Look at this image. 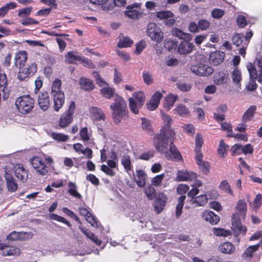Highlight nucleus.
I'll return each instance as SVG.
<instances>
[{
    "instance_id": "1",
    "label": "nucleus",
    "mask_w": 262,
    "mask_h": 262,
    "mask_svg": "<svg viewBox=\"0 0 262 262\" xmlns=\"http://www.w3.org/2000/svg\"><path fill=\"white\" fill-rule=\"evenodd\" d=\"M114 103L110 105L112 110V116L115 124L118 125L121 120H126L128 118L126 103L122 97L116 94Z\"/></svg>"
},
{
    "instance_id": "2",
    "label": "nucleus",
    "mask_w": 262,
    "mask_h": 262,
    "mask_svg": "<svg viewBox=\"0 0 262 262\" xmlns=\"http://www.w3.org/2000/svg\"><path fill=\"white\" fill-rule=\"evenodd\" d=\"M254 63L257 64L259 68V73L258 75L257 70L254 66L251 63L247 66V69L249 73V81L247 86V90L252 91L255 90L257 88L256 81H262V56L256 57Z\"/></svg>"
},
{
    "instance_id": "3",
    "label": "nucleus",
    "mask_w": 262,
    "mask_h": 262,
    "mask_svg": "<svg viewBox=\"0 0 262 262\" xmlns=\"http://www.w3.org/2000/svg\"><path fill=\"white\" fill-rule=\"evenodd\" d=\"M175 136L174 132L168 131L166 133H161L157 134L154 139V146L160 153L165 154L169 146V142H172Z\"/></svg>"
},
{
    "instance_id": "4",
    "label": "nucleus",
    "mask_w": 262,
    "mask_h": 262,
    "mask_svg": "<svg viewBox=\"0 0 262 262\" xmlns=\"http://www.w3.org/2000/svg\"><path fill=\"white\" fill-rule=\"evenodd\" d=\"M246 216V203L244 199L239 200L236 206V211L232 215V228L237 232L242 230V221Z\"/></svg>"
},
{
    "instance_id": "5",
    "label": "nucleus",
    "mask_w": 262,
    "mask_h": 262,
    "mask_svg": "<svg viewBox=\"0 0 262 262\" xmlns=\"http://www.w3.org/2000/svg\"><path fill=\"white\" fill-rule=\"evenodd\" d=\"M34 101L29 95H23L18 97L15 101V105L18 111L22 114L30 113L34 107Z\"/></svg>"
},
{
    "instance_id": "6",
    "label": "nucleus",
    "mask_w": 262,
    "mask_h": 262,
    "mask_svg": "<svg viewBox=\"0 0 262 262\" xmlns=\"http://www.w3.org/2000/svg\"><path fill=\"white\" fill-rule=\"evenodd\" d=\"M145 101V96L142 92H135L132 97L129 98V106L130 111L134 114H138Z\"/></svg>"
},
{
    "instance_id": "7",
    "label": "nucleus",
    "mask_w": 262,
    "mask_h": 262,
    "mask_svg": "<svg viewBox=\"0 0 262 262\" xmlns=\"http://www.w3.org/2000/svg\"><path fill=\"white\" fill-rule=\"evenodd\" d=\"M146 32L151 39L157 43L161 42L163 39V33L161 29L154 23L147 25Z\"/></svg>"
},
{
    "instance_id": "8",
    "label": "nucleus",
    "mask_w": 262,
    "mask_h": 262,
    "mask_svg": "<svg viewBox=\"0 0 262 262\" xmlns=\"http://www.w3.org/2000/svg\"><path fill=\"white\" fill-rule=\"evenodd\" d=\"M75 108V102H70L69 109L66 113L62 114L59 120V125L61 128L67 126L73 120V115Z\"/></svg>"
},
{
    "instance_id": "9",
    "label": "nucleus",
    "mask_w": 262,
    "mask_h": 262,
    "mask_svg": "<svg viewBox=\"0 0 262 262\" xmlns=\"http://www.w3.org/2000/svg\"><path fill=\"white\" fill-rule=\"evenodd\" d=\"M190 70L195 75L202 76H209L213 72L212 67L201 63L191 66Z\"/></svg>"
},
{
    "instance_id": "10",
    "label": "nucleus",
    "mask_w": 262,
    "mask_h": 262,
    "mask_svg": "<svg viewBox=\"0 0 262 262\" xmlns=\"http://www.w3.org/2000/svg\"><path fill=\"white\" fill-rule=\"evenodd\" d=\"M30 163L39 174L45 176L48 172V167L45 165L42 159L39 157H33L30 160Z\"/></svg>"
},
{
    "instance_id": "11",
    "label": "nucleus",
    "mask_w": 262,
    "mask_h": 262,
    "mask_svg": "<svg viewBox=\"0 0 262 262\" xmlns=\"http://www.w3.org/2000/svg\"><path fill=\"white\" fill-rule=\"evenodd\" d=\"M19 68V70L17 76V78L20 81L25 80L27 78L34 75L37 71V64L35 62L31 63L27 68Z\"/></svg>"
},
{
    "instance_id": "12",
    "label": "nucleus",
    "mask_w": 262,
    "mask_h": 262,
    "mask_svg": "<svg viewBox=\"0 0 262 262\" xmlns=\"http://www.w3.org/2000/svg\"><path fill=\"white\" fill-rule=\"evenodd\" d=\"M141 6V4L138 3L128 5L126 7V10L124 11V15L133 19L139 18L142 15V13L140 11Z\"/></svg>"
},
{
    "instance_id": "13",
    "label": "nucleus",
    "mask_w": 262,
    "mask_h": 262,
    "mask_svg": "<svg viewBox=\"0 0 262 262\" xmlns=\"http://www.w3.org/2000/svg\"><path fill=\"white\" fill-rule=\"evenodd\" d=\"M166 159L170 160H175L180 161L182 159V157L180 152L178 150L173 142H170L168 149L164 154Z\"/></svg>"
},
{
    "instance_id": "14",
    "label": "nucleus",
    "mask_w": 262,
    "mask_h": 262,
    "mask_svg": "<svg viewBox=\"0 0 262 262\" xmlns=\"http://www.w3.org/2000/svg\"><path fill=\"white\" fill-rule=\"evenodd\" d=\"M155 198L154 209L158 213H160L167 202V197L164 192H158Z\"/></svg>"
},
{
    "instance_id": "15",
    "label": "nucleus",
    "mask_w": 262,
    "mask_h": 262,
    "mask_svg": "<svg viewBox=\"0 0 262 262\" xmlns=\"http://www.w3.org/2000/svg\"><path fill=\"white\" fill-rule=\"evenodd\" d=\"M37 103L39 108L43 111H47L50 105V99L47 92H40L38 95Z\"/></svg>"
},
{
    "instance_id": "16",
    "label": "nucleus",
    "mask_w": 262,
    "mask_h": 262,
    "mask_svg": "<svg viewBox=\"0 0 262 262\" xmlns=\"http://www.w3.org/2000/svg\"><path fill=\"white\" fill-rule=\"evenodd\" d=\"M5 179L8 191L11 192H15L18 188V185L16 180L13 178V176L8 171H6Z\"/></svg>"
},
{
    "instance_id": "17",
    "label": "nucleus",
    "mask_w": 262,
    "mask_h": 262,
    "mask_svg": "<svg viewBox=\"0 0 262 262\" xmlns=\"http://www.w3.org/2000/svg\"><path fill=\"white\" fill-rule=\"evenodd\" d=\"M79 135L85 145L91 147L94 145L93 139L91 138L92 134L88 132L86 127H82L80 129Z\"/></svg>"
},
{
    "instance_id": "18",
    "label": "nucleus",
    "mask_w": 262,
    "mask_h": 262,
    "mask_svg": "<svg viewBox=\"0 0 262 262\" xmlns=\"http://www.w3.org/2000/svg\"><path fill=\"white\" fill-rule=\"evenodd\" d=\"M225 54L220 51H215L210 54L209 62L214 66H218L223 62Z\"/></svg>"
},
{
    "instance_id": "19",
    "label": "nucleus",
    "mask_w": 262,
    "mask_h": 262,
    "mask_svg": "<svg viewBox=\"0 0 262 262\" xmlns=\"http://www.w3.org/2000/svg\"><path fill=\"white\" fill-rule=\"evenodd\" d=\"M53 97V108L55 111L58 112L63 106L64 102V94L63 92L52 94Z\"/></svg>"
},
{
    "instance_id": "20",
    "label": "nucleus",
    "mask_w": 262,
    "mask_h": 262,
    "mask_svg": "<svg viewBox=\"0 0 262 262\" xmlns=\"http://www.w3.org/2000/svg\"><path fill=\"white\" fill-rule=\"evenodd\" d=\"M162 94L159 92H156L151 97L149 102L147 103V108L150 111L155 110L159 105Z\"/></svg>"
},
{
    "instance_id": "21",
    "label": "nucleus",
    "mask_w": 262,
    "mask_h": 262,
    "mask_svg": "<svg viewBox=\"0 0 262 262\" xmlns=\"http://www.w3.org/2000/svg\"><path fill=\"white\" fill-rule=\"evenodd\" d=\"M14 174L15 177L23 183L26 182L28 179V170L20 165L14 167Z\"/></svg>"
},
{
    "instance_id": "22",
    "label": "nucleus",
    "mask_w": 262,
    "mask_h": 262,
    "mask_svg": "<svg viewBox=\"0 0 262 262\" xmlns=\"http://www.w3.org/2000/svg\"><path fill=\"white\" fill-rule=\"evenodd\" d=\"M202 154H195V160L200 169L203 173L207 174L209 171L210 165L207 161L203 160Z\"/></svg>"
},
{
    "instance_id": "23",
    "label": "nucleus",
    "mask_w": 262,
    "mask_h": 262,
    "mask_svg": "<svg viewBox=\"0 0 262 262\" xmlns=\"http://www.w3.org/2000/svg\"><path fill=\"white\" fill-rule=\"evenodd\" d=\"M79 211L80 214L84 216L85 220L91 224L92 226L97 227L98 223L95 217L92 215L90 212H89L86 208L83 207H79Z\"/></svg>"
},
{
    "instance_id": "24",
    "label": "nucleus",
    "mask_w": 262,
    "mask_h": 262,
    "mask_svg": "<svg viewBox=\"0 0 262 262\" xmlns=\"http://www.w3.org/2000/svg\"><path fill=\"white\" fill-rule=\"evenodd\" d=\"M188 41H183L179 44L178 52L180 54H187L192 51L194 46L192 43L188 42Z\"/></svg>"
},
{
    "instance_id": "25",
    "label": "nucleus",
    "mask_w": 262,
    "mask_h": 262,
    "mask_svg": "<svg viewBox=\"0 0 262 262\" xmlns=\"http://www.w3.org/2000/svg\"><path fill=\"white\" fill-rule=\"evenodd\" d=\"M79 84L80 86V88L85 91H92L95 88L93 81L85 77H81L80 78Z\"/></svg>"
},
{
    "instance_id": "26",
    "label": "nucleus",
    "mask_w": 262,
    "mask_h": 262,
    "mask_svg": "<svg viewBox=\"0 0 262 262\" xmlns=\"http://www.w3.org/2000/svg\"><path fill=\"white\" fill-rule=\"evenodd\" d=\"M27 59V53L25 51H19L15 57V64L17 67H22Z\"/></svg>"
},
{
    "instance_id": "27",
    "label": "nucleus",
    "mask_w": 262,
    "mask_h": 262,
    "mask_svg": "<svg viewBox=\"0 0 262 262\" xmlns=\"http://www.w3.org/2000/svg\"><path fill=\"white\" fill-rule=\"evenodd\" d=\"M203 217L212 225H215L220 221V217L212 211H205L203 213Z\"/></svg>"
},
{
    "instance_id": "28",
    "label": "nucleus",
    "mask_w": 262,
    "mask_h": 262,
    "mask_svg": "<svg viewBox=\"0 0 262 262\" xmlns=\"http://www.w3.org/2000/svg\"><path fill=\"white\" fill-rule=\"evenodd\" d=\"M93 117L96 120H104L105 116L102 110L97 107H92L90 110Z\"/></svg>"
},
{
    "instance_id": "29",
    "label": "nucleus",
    "mask_w": 262,
    "mask_h": 262,
    "mask_svg": "<svg viewBox=\"0 0 262 262\" xmlns=\"http://www.w3.org/2000/svg\"><path fill=\"white\" fill-rule=\"evenodd\" d=\"M172 33L173 35L185 40H190L191 39L192 35L187 33L184 32L182 30L177 28L172 29Z\"/></svg>"
},
{
    "instance_id": "30",
    "label": "nucleus",
    "mask_w": 262,
    "mask_h": 262,
    "mask_svg": "<svg viewBox=\"0 0 262 262\" xmlns=\"http://www.w3.org/2000/svg\"><path fill=\"white\" fill-rule=\"evenodd\" d=\"M137 178H135V181L138 186L140 187H143L145 185L146 174L142 170H137L136 171Z\"/></svg>"
},
{
    "instance_id": "31",
    "label": "nucleus",
    "mask_w": 262,
    "mask_h": 262,
    "mask_svg": "<svg viewBox=\"0 0 262 262\" xmlns=\"http://www.w3.org/2000/svg\"><path fill=\"white\" fill-rule=\"evenodd\" d=\"M194 177V174L186 171H179L177 174L176 180L178 182L190 181Z\"/></svg>"
},
{
    "instance_id": "32",
    "label": "nucleus",
    "mask_w": 262,
    "mask_h": 262,
    "mask_svg": "<svg viewBox=\"0 0 262 262\" xmlns=\"http://www.w3.org/2000/svg\"><path fill=\"white\" fill-rule=\"evenodd\" d=\"M219 250L222 253L230 254L234 252L235 248L232 243L230 242H225L220 245Z\"/></svg>"
},
{
    "instance_id": "33",
    "label": "nucleus",
    "mask_w": 262,
    "mask_h": 262,
    "mask_svg": "<svg viewBox=\"0 0 262 262\" xmlns=\"http://www.w3.org/2000/svg\"><path fill=\"white\" fill-rule=\"evenodd\" d=\"M163 115V120L164 122V126L161 129L160 132L161 133H166L168 132V131L174 132L173 130L170 128V123L172 121V119L171 117H170L169 116L165 115L164 114H162Z\"/></svg>"
},
{
    "instance_id": "34",
    "label": "nucleus",
    "mask_w": 262,
    "mask_h": 262,
    "mask_svg": "<svg viewBox=\"0 0 262 262\" xmlns=\"http://www.w3.org/2000/svg\"><path fill=\"white\" fill-rule=\"evenodd\" d=\"M178 99V96L173 94L168 95L165 98V100L164 103V107L166 110H169L173 106L174 102Z\"/></svg>"
},
{
    "instance_id": "35",
    "label": "nucleus",
    "mask_w": 262,
    "mask_h": 262,
    "mask_svg": "<svg viewBox=\"0 0 262 262\" xmlns=\"http://www.w3.org/2000/svg\"><path fill=\"white\" fill-rule=\"evenodd\" d=\"M121 163L126 171L128 172L133 170L131 160L128 155H125L121 157Z\"/></svg>"
},
{
    "instance_id": "36",
    "label": "nucleus",
    "mask_w": 262,
    "mask_h": 262,
    "mask_svg": "<svg viewBox=\"0 0 262 262\" xmlns=\"http://www.w3.org/2000/svg\"><path fill=\"white\" fill-rule=\"evenodd\" d=\"M227 76L223 72H219L214 76V82L217 85H222L227 82Z\"/></svg>"
},
{
    "instance_id": "37",
    "label": "nucleus",
    "mask_w": 262,
    "mask_h": 262,
    "mask_svg": "<svg viewBox=\"0 0 262 262\" xmlns=\"http://www.w3.org/2000/svg\"><path fill=\"white\" fill-rule=\"evenodd\" d=\"M133 43V41L128 36H120L117 45L119 48H127L132 46Z\"/></svg>"
},
{
    "instance_id": "38",
    "label": "nucleus",
    "mask_w": 262,
    "mask_h": 262,
    "mask_svg": "<svg viewBox=\"0 0 262 262\" xmlns=\"http://www.w3.org/2000/svg\"><path fill=\"white\" fill-rule=\"evenodd\" d=\"M235 130H237L239 132V133H236L235 135H233L232 134H227V137H234L235 139L238 140H244L245 138V136L244 134H242L245 132L246 128L245 126H241L237 127L235 129Z\"/></svg>"
},
{
    "instance_id": "39",
    "label": "nucleus",
    "mask_w": 262,
    "mask_h": 262,
    "mask_svg": "<svg viewBox=\"0 0 262 262\" xmlns=\"http://www.w3.org/2000/svg\"><path fill=\"white\" fill-rule=\"evenodd\" d=\"M19 249L14 247H6L3 248V254L4 256L16 255L19 254Z\"/></svg>"
},
{
    "instance_id": "40",
    "label": "nucleus",
    "mask_w": 262,
    "mask_h": 262,
    "mask_svg": "<svg viewBox=\"0 0 262 262\" xmlns=\"http://www.w3.org/2000/svg\"><path fill=\"white\" fill-rule=\"evenodd\" d=\"M80 57L77 55L75 52L70 51L66 55L65 59L69 63H73L76 61H79Z\"/></svg>"
},
{
    "instance_id": "41",
    "label": "nucleus",
    "mask_w": 262,
    "mask_h": 262,
    "mask_svg": "<svg viewBox=\"0 0 262 262\" xmlns=\"http://www.w3.org/2000/svg\"><path fill=\"white\" fill-rule=\"evenodd\" d=\"M81 231L87 236L88 238L92 240L97 245L100 246L102 244V242L100 240L98 237L95 235L93 232L91 231H87L81 228H80Z\"/></svg>"
},
{
    "instance_id": "42",
    "label": "nucleus",
    "mask_w": 262,
    "mask_h": 262,
    "mask_svg": "<svg viewBox=\"0 0 262 262\" xmlns=\"http://www.w3.org/2000/svg\"><path fill=\"white\" fill-rule=\"evenodd\" d=\"M17 6L14 2H10L0 8V17H4L10 9H13Z\"/></svg>"
},
{
    "instance_id": "43",
    "label": "nucleus",
    "mask_w": 262,
    "mask_h": 262,
    "mask_svg": "<svg viewBox=\"0 0 262 262\" xmlns=\"http://www.w3.org/2000/svg\"><path fill=\"white\" fill-rule=\"evenodd\" d=\"M100 94L105 98L111 99L115 95L114 88L106 87L100 90Z\"/></svg>"
},
{
    "instance_id": "44",
    "label": "nucleus",
    "mask_w": 262,
    "mask_h": 262,
    "mask_svg": "<svg viewBox=\"0 0 262 262\" xmlns=\"http://www.w3.org/2000/svg\"><path fill=\"white\" fill-rule=\"evenodd\" d=\"M195 154H202L201 151V148L203 144V140L202 138V136L200 133H197L195 135Z\"/></svg>"
},
{
    "instance_id": "45",
    "label": "nucleus",
    "mask_w": 262,
    "mask_h": 262,
    "mask_svg": "<svg viewBox=\"0 0 262 262\" xmlns=\"http://www.w3.org/2000/svg\"><path fill=\"white\" fill-rule=\"evenodd\" d=\"M262 202V196L260 194H257L254 201L250 203V206L255 211L259 208Z\"/></svg>"
},
{
    "instance_id": "46",
    "label": "nucleus",
    "mask_w": 262,
    "mask_h": 262,
    "mask_svg": "<svg viewBox=\"0 0 262 262\" xmlns=\"http://www.w3.org/2000/svg\"><path fill=\"white\" fill-rule=\"evenodd\" d=\"M231 151L233 156L242 153L246 154V146H242L240 144H236L231 147Z\"/></svg>"
},
{
    "instance_id": "47",
    "label": "nucleus",
    "mask_w": 262,
    "mask_h": 262,
    "mask_svg": "<svg viewBox=\"0 0 262 262\" xmlns=\"http://www.w3.org/2000/svg\"><path fill=\"white\" fill-rule=\"evenodd\" d=\"M69 189L68 192L72 196L81 199L82 198L81 195L77 191L76 185L75 183L70 182L69 183Z\"/></svg>"
},
{
    "instance_id": "48",
    "label": "nucleus",
    "mask_w": 262,
    "mask_h": 262,
    "mask_svg": "<svg viewBox=\"0 0 262 262\" xmlns=\"http://www.w3.org/2000/svg\"><path fill=\"white\" fill-rule=\"evenodd\" d=\"M231 77L233 81L237 84H239L242 79V74L241 71L237 68H234L231 73Z\"/></svg>"
},
{
    "instance_id": "49",
    "label": "nucleus",
    "mask_w": 262,
    "mask_h": 262,
    "mask_svg": "<svg viewBox=\"0 0 262 262\" xmlns=\"http://www.w3.org/2000/svg\"><path fill=\"white\" fill-rule=\"evenodd\" d=\"M174 111L181 116H185L189 113L188 108L183 104L178 105Z\"/></svg>"
},
{
    "instance_id": "50",
    "label": "nucleus",
    "mask_w": 262,
    "mask_h": 262,
    "mask_svg": "<svg viewBox=\"0 0 262 262\" xmlns=\"http://www.w3.org/2000/svg\"><path fill=\"white\" fill-rule=\"evenodd\" d=\"M207 198L206 194H201L195 198L192 202L197 204L198 206H203L207 203Z\"/></svg>"
},
{
    "instance_id": "51",
    "label": "nucleus",
    "mask_w": 262,
    "mask_h": 262,
    "mask_svg": "<svg viewBox=\"0 0 262 262\" xmlns=\"http://www.w3.org/2000/svg\"><path fill=\"white\" fill-rule=\"evenodd\" d=\"M213 233L219 236L227 237L231 234V232L229 230H226L223 228H214L213 229Z\"/></svg>"
},
{
    "instance_id": "52",
    "label": "nucleus",
    "mask_w": 262,
    "mask_h": 262,
    "mask_svg": "<svg viewBox=\"0 0 262 262\" xmlns=\"http://www.w3.org/2000/svg\"><path fill=\"white\" fill-rule=\"evenodd\" d=\"M156 16L160 19H164L173 17V14L170 11H162L158 12Z\"/></svg>"
},
{
    "instance_id": "53",
    "label": "nucleus",
    "mask_w": 262,
    "mask_h": 262,
    "mask_svg": "<svg viewBox=\"0 0 262 262\" xmlns=\"http://www.w3.org/2000/svg\"><path fill=\"white\" fill-rule=\"evenodd\" d=\"M145 193L150 200H153L157 195L156 189L151 186H149L145 189Z\"/></svg>"
},
{
    "instance_id": "54",
    "label": "nucleus",
    "mask_w": 262,
    "mask_h": 262,
    "mask_svg": "<svg viewBox=\"0 0 262 262\" xmlns=\"http://www.w3.org/2000/svg\"><path fill=\"white\" fill-rule=\"evenodd\" d=\"M50 218L53 220L63 223L67 225L69 227H72L71 224L68 221H67L65 218L60 215H58L54 213H52L50 215Z\"/></svg>"
},
{
    "instance_id": "55",
    "label": "nucleus",
    "mask_w": 262,
    "mask_h": 262,
    "mask_svg": "<svg viewBox=\"0 0 262 262\" xmlns=\"http://www.w3.org/2000/svg\"><path fill=\"white\" fill-rule=\"evenodd\" d=\"M51 137L54 139L59 142H66L69 139L68 135L60 133H53L51 135Z\"/></svg>"
},
{
    "instance_id": "56",
    "label": "nucleus",
    "mask_w": 262,
    "mask_h": 262,
    "mask_svg": "<svg viewBox=\"0 0 262 262\" xmlns=\"http://www.w3.org/2000/svg\"><path fill=\"white\" fill-rule=\"evenodd\" d=\"M228 145L224 143L223 140H221L220 142L219 146L217 149L219 154L223 158L225 156V154L227 151V149L228 148Z\"/></svg>"
},
{
    "instance_id": "57",
    "label": "nucleus",
    "mask_w": 262,
    "mask_h": 262,
    "mask_svg": "<svg viewBox=\"0 0 262 262\" xmlns=\"http://www.w3.org/2000/svg\"><path fill=\"white\" fill-rule=\"evenodd\" d=\"M142 128L148 134L152 133L151 125L148 120L145 118H142Z\"/></svg>"
},
{
    "instance_id": "58",
    "label": "nucleus",
    "mask_w": 262,
    "mask_h": 262,
    "mask_svg": "<svg viewBox=\"0 0 262 262\" xmlns=\"http://www.w3.org/2000/svg\"><path fill=\"white\" fill-rule=\"evenodd\" d=\"M61 82L60 80L56 79L54 81L52 86V94L62 92L61 90Z\"/></svg>"
},
{
    "instance_id": "59",
    "label": "nucleus",
    "mask_w": 262,
    "mask_h": 262,
    "mask_svg": "<svg viewBox=\"0 0 262 262\" xmlns=\"http://www.w3.org/2000/svg\"><path fill=\"white\" fill-rule=\"evenodd\" d=\"M13 235H18L19 240H26L32 237L33 234L31 232L13 231Z\"/></svg>"
},
{
    "instance_id": "60",
    "label": "nucleus",
    "mask_w": 262,
    "mask_h": 262,
    "mask_svg": "<svg viewBox=\"0 0 262 262\" xmlns=\"http://www.w3.org/2000/svg\"><path fill=\"white\" fill-rule=\"evenodd\" d=\"M62 211L67 215L70 216L71 218L75 220L79 224H81V222H80V220L79 219V217L72 211L69 209L67 207H63L62 208Z\"/></svg>"
},
{
    "instance_id": "61",
    "label": "nucleus",
    "mask_w": 262,
    "mask_h": 262,
    "mask_svg": "<svg viewBox=\"0 0 262 262\" xmlns=\"http://www.w3.org/2000/svg\"><path fill=\"white\" fill-rule=\"evenodd\" d=\"M256 110V106L255 105L251 106L247 110V121L251 120L254 118Z\"/></svg>"
},
{
    "instance_id": "62",
    "label": "nucleus",
    "mask_w": 262,
    "mask_h": 262,
    "mask_svg": "<svg viewBox=\"0 0 262 262\" xmlns=\"http://www.w3.org/2000/svg\"><path fill=\"white\" fill-rule=\"evenodd\" d=\"M232 43L238 47L241 45L243 41V36L241 34H236L232 38Z\"/></svg>"
},
{
    "instance_id": "63",
    "label": "nucleus",
    "mask_w": 262,
    "mask_h": 262,
    "mask_svg": "<svg viewBox=\"0 0 262 262\" xmlns=\"http://www.w3.org/2000/svg\"><path fill=\"white\" fill-rule=\"evenodd\" d=\"M224 11L221 9H214L211 12V16L215 19L221 18L224 15Z\"/></svg>"
},
{
    "instance_id": "64",
    "label": "nucleus",
    "mask_w": 262,
    "mask_h": 262,
    "mask_svg": "<svg viewBox=\"0 0 262 262\" xmlns=\"http://www.w3.org/2000/svg\"><path fill=\"white\" fill-rule=\"evenodd\" d=\"M198 25L199 29L203 31L209 27L210 23L206 19H202L198 21Z\"/></svg>"
}]
</instances>
